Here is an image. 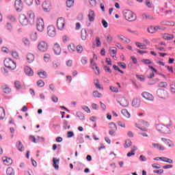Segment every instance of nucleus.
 I'll return each instance as SVG.
<instances>
[{
  "label": "nucleus",
  "mask_w": 175,
  "mask_h": 175,
  "mask_svg": "<svg viewBox=\"0 0 175 175\" xmlns=\"http://www.w3.org/2000/svg\"><path fill=\"white\" fill-rule=\"evenodd\" d=\"M57 27L59 31H62L65 28V18L60 17L57 21Z\"/></svg>",
  "instance_id": "nucleus-8"
},
{
  "label": "nucleus",
  "mask_w": 175,
  "mask_h": 175,
  "mask_svg": "<svg viewBox=\"0 0 175 175\" xmlns=\"http://www.w3.org/2000/svg\"><path fill=\"white\" fill-rule=\"evenodd\" d=\"M118 38L121 40L122 43H131V40L126 38L124 36H118Z\"/></svg>",
  "instance_id": "nucleus-21"
},
{
  "label": "nucleus",
  "mask_w": 175,
  "mask_h": 175,
  "mask_svg": "<svg viewBox=\"0 0 175 175\" xmlns=\"http://www.w3.org/2000/svg\"><path fill=\"white\" fill-rule=\"evenodd\" d=\"M27 19L30 25H32L35 23V14L32 11L27 12Z\"/></svg>",
  "instance_id": "nucleus-10"
},
{
  "label": "nucleus",
  "mask_w": 175,
  "mask_h": 175,
  "mask_svg": "<svg viewBox=\"0 0 175 175\" xmlns=\"http://www.w3.org/2000/svg\"><path fill=\"white\" fill-rule=\"evenodd\" d=\"M94 98H102V94L98 91L93 92Z\"/></svg>",
  "instance_id": "nucleus-39"
},
{
  "label": "nucleus",
  "mask_w": 175,
  "mask_h": 175,
  "mask_svg": "<svg viewBox=\"0 0 175 175\" xmlns=\"http://www.w3.org/2000/svg\"><path fill=\"white\" fill-rule=\"evenodd\" d=\"M81 109L84 110V111H85L86 113H91V110L88 106L83 105L81 106Z\"/></svg>",
  "instance_id": "nucleus-45"
},
{
  "label": "nucleus",
  "mask_w": 175,
  "mask_h": 175,
  "mask_svg": "<svg viewBox=\"0 0 175 175\" xmlns=\"http://www.w3.org/2000/svg\"><path fill=\"white\" fill-rule=\"evenodd\" d=\"M4 66L11 70H14L16 67V62H14L12 59L7 58L4 60Z\"/></svg>",
  "instance_id": "nucleus-3"
},
{
  "label": "nucleus",
  "mask_w": 175,
  "mask_h": 175,
  "mask_svg": "<svg viewBox=\"0 0 175 175\" xmlns=\"http://www.w3.org/2000/svg\"><path fill=\"white\" fill-rule=\"evenodd\" d=\"M31 39L33 40V42H36V40H38V33H32L31 34Z\"/></svg>",
  "instance_id": "nucleus-33"
},
{
  "label": "nucleus",
  "mask_w": 175,
  "mask_h": 175,
  "mask_svg": "<svg viewBox=\"0 0 175 175\" xmlns=\"http://www.w3.org/2000/svg\"><path fill=\"white\" fill-rule=\"evenodd\" d=\"M174 36L173 34L165 33L163 36V38L165 40H173Z\"/></svg>",
  "instance_id": "nucleus-23"
},
{
  "label": "nucleus",
  "mask_w": 175,
  "mask_h": 175,
  "mask_svg": "<svg viewBox=\"0 0 175 175\" xmlns=\"http://www.w3.org/2000/svg\"><path fill=\"white\" fill-rule=\"evenodd\" d=\"M75 45H73V44H69L68 46V51H70V53H73V52H75Z\"/></svg>",
  "instance_id": "nucleus-43"
},
{
  "label": "nucleus",
  "mask_w": 175,
  "mask_h": 175,
  "mask_svg": "<svg viewBox=\"0 0 175 175\" xmlns=\"http://www.w3.org/2000/svg\"><path fill=\"white\" fill-rule=\"evenodd\" d=\"M96 44L98 47H100L102 43L100 42V39L99 37L96 38Z\"/></svg>",
  "instance_id": "nucleus-53"
},
{
  "label": "nucleus",
  "mask_w": 175,
  "mask_h": 175,
  "mask_svg": "<svg viewBox=\"0 0 175 175\" xmlns=\"http://www.w3.org/2000/svg\"><path fill=\"white\" fill-rule=\"evenodd\" d=\"M37 85H38V87H44V81H43L42 79L38 80L37 82Z\"/></svg>",
  "instance_id": "nucleus-50"
},
{
  "label": "nucleus",
  "mask_w": 175,
  "mask_h": 175,
  "mask_svg": "<svg viewBox=\"0 0 175 175\" xmlns=\"http://www.w3.org/2000/svg\"><path fill=\"white\" fill-rule=\"evenodd\" d=\"M8 175H14V170L12 167H8L6 170Z\"/></svg>",
  "instance_id": "nucleus-35"
},
{
  "label": "nucleus",
  "mask_w": 175,
  "mask_h": 175,
  "mask_svg": "<svg viewBox=\"0 0 175 175\" xmlns=\"http://www.w3.org/2000/svg\"><path fill=\"white\" fill-rule=\"evenodd\" d=\"M25 73L27 76H33V70L28 66L25 67Z\"/></svg>",
  "instance_id": "nucleus-15"
},
{
  "label": "nucleus",
  "mask_w": 175,
  "mask_h": 175,
  "mask_svg": "<svg viewBox=\"0 0 175 175\" xmlns=\"http://www.w3.org/2000/svg\"><path fill=\"white\" fill-rule=\"evenodd\" d=\"M47 34L50 38H54L57 35V31L53 25H49L47 27Z\"/></svg>",
  "instance_id": "nucleus-7"
},
{
  "label": "nucleus",
  "mask_w": 175,
  "mask_h": 175,
  "mask_svg": "<svg viewBox=\"0 0 175 175\" xmlns=\"http://www.w3.org/2000/svg\"><path fill=\"white\" fill-rule=\"evenodd\" d=\"M142 62H144V64H146V65H151L152 64L151 60H150L148 59H142Z\"/></svg>",
  "instance_id": "nucleus-49"
},
{
  "label": "nucleus",
  "mask_w": 175,
  "mask_h": 175,
  "mask_svg": "<svg viewBox=\"0 0 175 175\" xmlns=\"http://www.w3.org/2000/svg\"><path fill=\"white\" fill-rule=\"evenodd\" d=\"M14 5L16 12H21L23 10V4L21 0H16Z\"/></svg>",
  "instance_id": "nucleus-11"
},
{
  "label": "nucleus",
  "mask_w": 175,
  "mask_h": 175,
  "mask_svg": "<svg viewBox=\"0 0 175 175\" xmlns=\"http://www.w3.org/2000/svg\"><path fill=\"white\" fill-rule=\"evenodd\" d=\"M91 6H96V0H89Z\"/></svg>",
  "instance_id": "nucleus-63"
},
{
  "label": "nucleus",
  "mask_w": 175,
  "mask_h": 175,
  "mask_svg": "<svg viewBox=\"0 0 175 175\" xmlns=\"http://www.w3.org/2000/svg\"><path fill=\"white\" fill-rule=\"evenodd\" d=\"M81 62L83 65H87V64L88 63V59H87V57H82Z\"/></svg>",
  "instance_id": "nucleus-48"
},
{
  "label": "nucleus",
  "mask_w": 175,
  "mask_h": 175,
  "mask_svg": "<svg viewBox=\"0 0 175 175\" xmlns=\"http://www.w3.org/2000/svg\"><path fill=\"white\" fill-rule=\"evenodd\" d=\"M132 146V141L131 139H127L125 141L124 148H129V147H131Z\"/></svg>",
  "instance_id": "nucleus-38"
},
{
  "label": "nucleus",
  "mask_w": 175,
  "mask_h": 175,
  "mask_svg": "<svg viewBox=\"0 0 175 175\" xmlns=\"http://www.w3.org/2000/svg\"><path fill=\"white\" fill-rule=\"evenodd\" d=\"M73 136H75V133H73V131L67 132V137L70 138V137H73Z\"/></svg>",
  "instance_id": "nucleus-60"
},
{
  "label": "nucleus",
  "mask_w": 175,
  "mask_h": 175,
  "mask_svg": "<svg viewBox=\"0 0 175 175\" xmlns=\"http://www.w3.org/2000/svg\"><path fill=\"white\" fill-rule=\"evenodd\" d=\"M140 99L138 98H135L134 100H133L132 102V105L133 106V107H139L140 106Z\"/></svg>",
  "instance_id": "nucleus-25"
},
{
  "label": "nucleus",
  "mask_w": 175,
  "mask_h": 175,
  "mask_svg": "<svg viewBox=\"0 0 175 175\" xmlns=\"http://www.w3.org/2000/svg\"><path fill=\"white\" fill-rule=\"evenodd\" d=\"M18 20L20 24H21V25H23V27H27V25L29 24V21L28 20V18L27 17V16H25V14L19 15Z\"/></svg>",
  "instance_id": "nucleus-6"
},
{
  "label": "nucleus",
  "mask_w": 175,
  "mask_h": 175,
  "mask_svg": "<svg viewBox=\"0 0 175 175\" xmlns=\"http://www.w3.org/2000/svg\"><path fill=\"white\" fill-rule=\"evenodd\" d=\"M68 124H69V122H68L67 120H64L63 121V128H64V129H70V125H68Z\"/></svg>",
  "instance_id": "nucleus-32"
},
{
  "label": "nucleus",
  "mask_w": 175,
  "mask_h": 175,
  "mask_svg": "<svg viewBox=\"0 0 175 175\" xmlns=\"http://www.w3.org/2000/svg\"><path fill=\"white\" fill-rule=\"evenodd\" d=\"M160 161H162L163 162H166L167 163H173V159L165 157H161Z\"/></svg>",
  "instance_id": "nucleus-29"
},
{
  "label": "nucleus",
  "mask_w": 175,
  "mask_h": 175,
  "mask_svg": "<svg viewBox=\"0 0 175 175\" xmlns=\"http://www.w3.org/2000/svg\"><path fill=\"white\" fill-rule=\"evenodd\" d=\"M134 148L135 149H133L131 152L127 153V157H132V155H135V151H136L137 148H136V147H134Z\"/></svg>",
  "instance_id": "nucleus-47"
},
{
  "label": "nucleus",
  "mask_w": 175,
  "mask_h": 175,
  "mask_svg": "<svg viewBox=\"0 0 175 175\" xmlns=\"http://www.w3.org/2000/svg\"><path fill=\"white\" fill-rule=\"evenodd\" d=\"M3 163L5 164L7 166H10V165H12V163H13V160L8 157H3Z\"/></svg>",
  "instance_id": "nucleus-20"
},
{
  "label": "nucleus",
  "mask_w": 175,
  "mask_h": 175,
  "mask_svg": "<svg viewBox=\"0 0 175 175\" xmlns=\"http://www.w3.org/2000/svg\"><path fill=\"white\" fill-rule=\"evenodd\" d=\"M38 75L41 79H46L47 77V73L42 70L38 71Z\"/></svg>",
  "instance_id": "nucleus-27"
},
{
  "label": "nucleus",
  "mask_w": 175,
  "mask_h": 175,
  "mask_svg": "<svg viewBox=\"0 0 175 175\" xmlns=\"http://www.w3.org/2000/svg\"><path fill=\"white\" fill-rule=\"evenodd\" d=\"M38 50L41 53H46L49 50V44L45 41H40L38 44Z\"/></svg>",
  "instance_id": "nucleus-4"
},
{
  "label": "nucleus",
  "mask_w": 175,
  "mask_h": 175,
  "mask_svg": "<svg viewBox=\"0 0 175 175\" xmlns=\"http://www.w3.org/2000/svg\"><path fill=\"white\" fill-rule=\"evenodd\" d=\"M123 15L127 21H135L136 20V14L129 10H124Z\"/></svg>",
  "instance_id": "nucleus-1"
},
{
  "label": "nucleus",
  "mask_w": 175,
  "mask_h": 175,
  "mask_svg": "<svg viewBox=\"0 0 175 175\" xmlns=\"http://www.w3.org/2000/svg\"><path fill=\"white\" fill-rule=\"evenodd\" d=\"M8 20H10L12 23H14L16 21V17L13 15H8Z\"/></svg>",
  "instance_id": "nucleus-59"
},
{
  "label": "nucleus",
  "mask_w": 175,
  "mask_h": 175,
  "mask_svg": "<svg viewBox=\"0 0 175 175\" xmlns=\"http://www.w3.org/2000/svg\"><path fill=\"white\" fill-rule=\"evenodd\" d=\"M139 123L141 125H144V126H148V122L144 121V120H139Z\"/></svg>",
  "instance_id": "nucleus-61"
},
{
  "label": "nucleus",
  "mask_w": 175,
  "mask_h": 175,
  "mask_svg": "<svg viewBox=\"0 0 175 175\" xmlns=\"http://www.w3.org/2000/svg\"><path fill=\"white\" fill-rule=\"evenodd\" d=\"M77 117L81 120V121H84L85 120V117L84 116V113L81 112L77 113Z\"/></svg>",
  "instance_id": "nucleus-31"
},
{
  "label": "nucleus",
  "mask_w": 175,
  "mask_h": 175,
  "mask_svg": "<svg viewBox=\"0 0 175 175\" xmlns=\"http://www.w3.org/2000/svg\"><path fill=\"white\" fill-rule=\"evenodd\" d=\"M50 54H45L44 55V59L45 62H49L50 61Z\"/></svg>",
  "instance_id": "nucleus-56"
},
{
  "label": "nucleus",
  "mask_w": 175,
  "mask_h": 175,
  "mask_svg": "<svg viewBox=\"0 0 175 175\" xmlns=\"http://www.w3.org/2000/svg\"><path fill=\"white\" fill-rule=\"evenodd\" d=\"M53 51L56 55H59L61 54V46L59 44L55 43L53 46Z\"/></svg>",
  "instance_id": "nucleus-12"
},
{
  "label": "nucleus",
  "mask_w": 175,
  "mask_h": 175,
  "mask_svg": "<svg viewBox=\"0 0 175 175\" xmlns=\"http://www.w3.org/2000/svg\"><path fill=\"white\" fill-rule=\"evenodd\" d=\"M109 128L111 130L117 131V125H116L114 122L109 123Z\"/></svg>",
  "instance_id": "nucleus-41"
},
{
  "label": "nucleus",
  "mask_w": 175,
  "mask_h": 175,
  "mask_svg": "<svg viewBox=\"0 0 175 175\" xmlns=\"http://www.w3.org/2000/svg\"><path fill=\"white\" fill-rule=\"evenodd\" d=\"M88 18L90 23H93V21H95V12H94L93 10H90L88 14Z\"/></svg>",
  "instance_id": "nucleus-17"
},
{
  "label": "nucleus",
  "mask_w": 175,
  "mask_h": 175,
  "mask_svg": "<svg viewBox=\"0 0 175 175\" xmlns=\"http://www.w3.org/2000/svg\"><path fill=\"white\" fill-rule=\"evenodd\" d=\"M171 92H172V94H175V84L171 85Z\"/></svg>",
  "instance_id": "nucleus-64"
},
{
  "label": "nucleus",
  "mask_w": 175,
  "mask_h": 175,
  "mask_svg": "<svg viewBox=\"0 0 175 175\" xmlns=\"http://www.w3.org/2000/svg\"><path fill=\"white\" fill-rule=\"evenodd\" d=\"M23 1L27 6H31V5L33 3V0H23Z\"/></svg>",
  "instance_id": "nucleus-57"
},
{
  "label": "nucleus",
  "mask_w": 175,
  "mask_h": 175,
  "mask_svg": "<svg viewBox=\"0 0 175 175\" xmlns=\"http://www.w3.org/2000/svg\"><path fill=\"white\" fill-rule=\"evenodd\" d=\"M159 87H160L161 88H166V87H167V83H166V82H160L159 83Z\"/></svg>",
  "instance_id": "nucleus-44"
},
{
  "label": "nucleus",
  "mask_w": 175,
  "mask_h": 175,
  "mask_svg": "<svg viewBox=\"0 0 175 175\" xmlns=\"http://www.w3.org/2000/svg\"><path fill=\"white\" fill-rule=\"evenodd\" d=\"M5 117H6L5 109H3L2 107H0V120H5Z\"/></svg>",
  "instance_id": "nucleus-24"
},
{
  "label": "nucleus",
  "mask_w": 175,
  "mask_h": 175,
  "mask_svg": "<svg viewBox=\"0 0 175 175\" xmlns=\"http://www.w3.org/2000/svg\"><path fill=\"white\" fill-rule=\"evenodd\" d=\"M165 90L163 89H158L157 91V94L159 98H160L161 99H165V98L163 97V95H165Z\"/></svg>",
  "instance_id": "nucleus-18"
},
{
  "label": "nucleus",
  "mask_w": 175,
  "mask_h": 175,
  "mask_svg": "<svg viewBox=\"0 0 175 175\" xmlns=\"http://www.w3.org/2000/svg\"><path fill=\"white\" fill-rule=\"evenodd\" d=\"M122 114L126 118H129L131 117V113L126 109L122 110Z\"/></svg>",
  "instance_id": "nucleus-34"
},
{
  "label": "nucleus",
  "mask_w": 175,
  "mask_h": 175,
  "mask_svg": "<svg viewBox=\"0 0 175 175\" xmlns=\"http://www.w3.org/2000/svg\"><path fill=\"white\" fill-rule=\"evenodd\" d=\"M87 36H88V34H87V30L85 29H82L81 31V38L82 40H86Z\"/></svg>",
  "instance_id": "nucleus-19"
},
{
  "label": "nucleus",
  "mask_w": 175,
  "mask_h": 175,
  "mask_svg": "<svg viewBox=\"0 0 175 175\" xmlns=\"http://www.w3.org/2000/svg\"><path fill=\"white\" fill-rule=\"evenodd\" d=\"M135 44L137 47H139V49H141L142 50H144V49H146V45L142 44V43L139 42H137Z\"/></svg>",
  "instance_id": "nucleus-40"
},
{
  "label": "nucleus",
  "mask_w": 175,
  "mask_h": 175,
  "mask_svg": "<svg viewBox=\"0 0 175 175\" xmlns=\"http://www.w3.org/2000/svg\"><path fill=\"white\" fill-rule=\"evenodd\" d=\"M142 96L146 99V100H152V95L147 92H143Z\"/></svg>",
  "instance_id": "nucleus-14"
},
{
  "label": "nucleus",
  "mask_w": 175,
  "mask_h": 175,
  "mask_svg": "<svg viewBox=\"0 0 175 175\" xmlns=\"http://www.w3.org/2000/svg\"><path fill=\"white\" fill-rule=\"evenodd\" d=\"M163 31L165 30V27H162V26H152L149 28H148V32H149V33H155V32H157V31Z\"/></svg>",
  "instance_id": "nucleus-9"
},
{
  "label": "nucleus",
  "mask_w": 175,
  "mask_h": 175,
  "mask_svg": "<svg viewBox=\"0 0 175 175\" xmlns=\"http://www.w3.org/2000/svg\"><path fill=\"white\" fill-rule=\"evenodd\" d=\"M118 103H120V106H122L123 107H126V106L129 105L128 100L124 97H122L120 100H118Z\"/></svg>",
  "instance_id": "nucleus-13"
},
{
  "label": "nucleus",
  "mask_w": 175,
  "mask_h": 175,
  "mask_svg": "<svg viewBox=\"0 0 175 175\" xmlns=\"http://www.w3.org/2000/svg\"><path fill=\"white\" fill-rule=\"evenodd\" d=\"M77 144H83L84 143V138L83 137V134H79L77 137Z\"/></svg>",
  "instance_id": "nucleus-26"
},
{
  "label": "nucleus",
  "mask_w": 175,
  "mask_h": 175,
  "mask_svg": "<svg viewBox=\"0 0 175 175\" xmlns=\"http://www.w3.org/2000/svg\"><path fill=\"white\" fill-rule=\"evenodd\" d=\"M53 167H55L56 170H58V169H59V165H59V159L53 157Z\"/></svg>",
  "instance_id": "nucleus-16"
},
{
  "label": "nucleus",
  "mask_w": 175,
  "mask_h": 175,
  "mask_svg": "<svg viewBox=\"0 0 175 175\" xmlns=\"http://www.w3.org/2000/svg\"><path fill=\"white\" fill-rule=\"evenodd\" d=\"M42 9L44 12H49L50 10V4L47 3V1H44L42 3Z\"/></svg>",
  "instance_id": "nucleus-28"
},
{
  "label": "nucleus",
  "mask_w": 175,
  "mask_h": 175,
  "mask_svg": "<svg viewBox=\"0 0 175 175\" xmlns=\"http://www.w3.org/2000/svg\"><path fill=\"white\" fill-rule=\"evenodd\" d=\"M23 42L25 46H29V40L27 38H23Z\"/></svg>",
  "instance_id": "nucleus-62"
},
{
  "label": "nucleus",
  "mask_w": 175,
  "mask_h": 175,
  "mask_svg": "<svg viewBox=\"0 0 175 175\" xmlns=\"http://www.w3.org/2000/svg\"><path fill=\"white\" fill-rule=\"evenodd\" d=\"M156 129L159 132H161V133H165V135H167L171 132L169 126H165L163 124H157L156 126Z\"/></svg>",
  "instance_id": "nucleus-2"
},
{
  "label": "nucleus",
  "mask_w": 175,
  "mask_h": 175,
  "mask_svg": "<svg viewBox=\"0 0 175 175\" xmlns=\"http://www.w3.org/2000/svg\"><path fill=\"white\" fill-rule=\"evenodd\" d=\"M16 147L18 151H21V152H23V151H24V146H23V144L21 143V142L18 141L16 143Z\"/></svg>",
  "instance_id": "nucleus-30"
},
{
  "label": "nucleus",
  "mask_w": 175,
  "mask_h": 175,
  "mask_svg": "<svg viewBox=\"0 0 175 175\" xmlns=\"http://www.w3.org/2000/svg\"><path fill=\"white\" fill-rule=\"evenodd\" d=\"M109 90L111 91V92H118V88L114 86H110Z\"/></svg>",
  "instance_id": "nucleus-55"
},
{
  "label": "nucleus",
  "mask_w": 175,
  "mask_h": 175,
  "mask_svg": "<svg viewBox=\"0 0 175 175\" xmlns=\"http://www.w3.org/2000/svg\"><path fill=\"white\" fill-rule=\"evenodd\" d=\"M74 3H75V0H67L66 1L67 8H72V6H73Z\"/></svg>",
  "instance_id": "nucleus-37"
},
{
  "label": "nucleus",
  "mask_w": 175,
  "mask_h": 175,
  "mask_svg": "<svg viewBox=\"0 0 175 175\" xmlns=\"http://www.w3.org/2000/svg\"><path fill=\"white\" fill-rule=\"evenodd\" d=\"M36 28L38 32H43L44 31V21L43 18H39L37 21Z\"/></svg>",
  "instance_id": "nucleus-5"
},
{
  "label": "nucleus",
  "mask_w": 175,
  "mask_h": 175,
  "mask_svg": "<svg viewBox=\"0 0 175 175\" xmlns=\"http://www.w3.org/2000/svg\"><path fill=\"white\" fill-rule=\"evenodd\" d=\"M2 90L4 94H10L12 91V90L8 86L3 87Z\"/></svg>",
  "instance_id": "nucleus-36"
},
{
  "label": "nucleus",
  "mask_w": 175,
  "mask_h": 175,
  "mask_svg": "<svg viewBox=\"0 0 175 175\" xmlns=\"http://www.w3.org/2000/svg\"><path fill=\"white\" fill-rule=\"evenodd\" d=\"M14 85L17 90H20L21 88V83H20V81H15Z\"/></svg>",
  "instance_id": "nucleus-54"
},
{
  "label": "nucleus",
  "mask_w": 175,
  "mask_h": 175,
  "mask_svg": "<svg viewBox=\"0 0 175 175\" xmlns=\"http://www.w3.org/2000/svg\"><path fill=\"white\" fill-rule=\"evenodd\" d=\"M107 43H111V42H113V37L111 36V35L108 34L107 36Z\"/></svg>",
  "instance_id": "nucleus-51"
},
{
  "label": "nucleus",
  "mask_w": 175,
  "mask_h": 175,
  "mask_svg": "<svg viewBox=\"0 0 175 175\" xmlns=\"http://www.w3.org/2000/svg\"><path fill=\"white\" fill-rule=\"evenodd\" d=\"M6 29L8 30L9 32H12L13 27L12 26V24L10 23H7Z\"/></svg>",
  "instance_id": "nucleus-42"
},
{
  "label": "nucleus",
  "mask_w": 175,
  "mask_h": 175,
  "mask_svg": "<svg viewBox=\"0 0 175 175\" xmlns=\"http://www.w3.org/2000/svg\"><path fill=\"white\" fill-rule=\"evenodd\" d=\"M27 59L29 64H32V62H33V60L35 59V56L32 53H28L27 55Z\"/></svg>",
  "instance_id": "nucleus-22"
},
{
  "label": "nucleus",
  "mask_w": 175,
  "mask_h": 175,
  "mask_svg": "<svg viewBox=\"0 0 175 175\" xmlns=\"http://www.w3.org/2000/svg\"><path fill=\"white\" fill-rule=\"evenodd\" d=\"M118 66H120V68H122V69H126V64L124 62H118Z\"/></svg>",
  "instance_id": "nucleus-46"
},
{
  "label": "nucleus",
  "mask_w": 175,
  "mask_h": 175,
  "mask_svg": "<svg viewBox=\"0 0 175 175\" xmlns=\"http://www.w3.org/2000/svg\"><path fill=\"white\" fill-rule=\"evenodd\" d=\"M51 100L54 102V103H58V97L56 96L55 95H53L51 96Z\"/></svg>",
  "instance_id": "nucleus-58"
},
{
  "label": "nucleus",
  "mask_w": 175,
  "mask_h": 175,
  "mask_svg": "<svg viewBox=\"0 0 175 175\" xmlns=\"http://www.w3.org/2000/svg\"><path fill=\"white\" fill-rule=\"evenodd\" d=\"M77 51L79 54H81V53H83V46L81 45H77Z\"/></svg>",
  "instance_id": "nucleus-52"
}]
</instances>
